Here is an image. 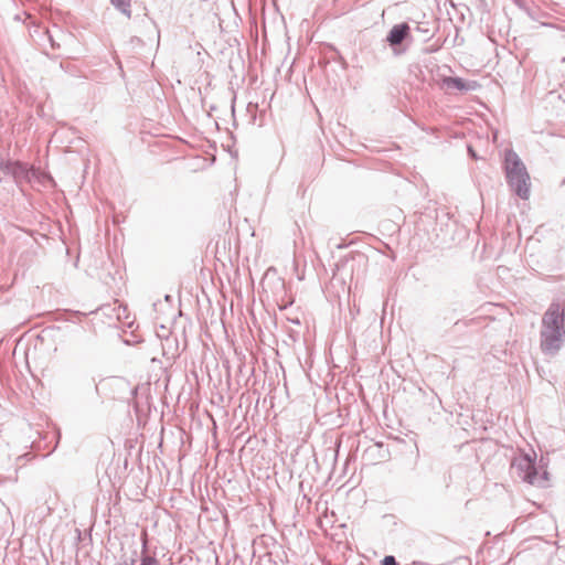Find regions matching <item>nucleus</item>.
I'll list each match as a JSON object with an SVG mask.
<instances>
[{"mask_svg":"<svg viewBox=\"0 0 565 565\" xmlns=\"http://www.w3.org/2000/svg\"><path fill=\"white\" fill-rule=\"evenodd\" d=\"M565 342V306L552 301L542 316L540 349L548 356L556 355Z\"/></svg>","mask_w":565,"mask_h":565,"instance_id":"nucleus-1","label":"nucleus"},{"mask_svg":"<svg viewBox=\"0 0 565 565\" xmlns=\"http://www.w3.org/2000/svg\"><path fill=\"white\" fill-rule=\"evenodd\" d=\"M547 463L544 458L541 457L540 461H536V454L532 450V454L521 451V454L512 460V468L516 470L518 477L531 484L539 488H547L550 481V473L546 469Z\"/></svg>","mask_w":565,"mask_h":565,"instance_id":"nucleus-2","label":"nucleus"},{"mask_svg":"<svg viewBox=\"0 0 565 565\" xmlns=\"http://www.w3.org/2000/svg\"><path fill=\"white\" fill-rule=\"evenodd\" d=\"M504 172L511 191L521 200H527L531 193L530 174L520 157L513 150L505 152Z\"/></svg>","mask_w":565,"mask_h":565,"instance_id":"nucleus-3","label":"nucleus"},{"mask_svg":"<svg viewBox=\"0 0 565 565\" xmlns=\"http://www.w3.org/2000/svg\"><path fill=\"white\" fill-rule=\"evenodd\" d=\"M395 57L404 55L413 43L412 29L408 22L394 24L383 40Z\"/></svg>","mask_w":565,"mask_h":565,"instance_id":"nucleus-4","label":"nucleus"},{"mask_svg":"<svg viewBox=\"0 0 565 565\" xmlns=\"http://www.w3.org/2000/svg\"><path fill=\"white\" fill-rule=\"evenodd\" d=\"M0 171L12 175L17 182L30 179V168L20 161L0 160Z\"/></svg>","mask_w":565,"mask_h":565,"instance_id":"nucleus-5","label":"nucleus"},{"mask_svg":"<svg viewBox=\"0 0 565 565\" xmlns=\"http://www.w3.org/2000/svg\"><path fill=\"white\" fill-rule=\"evenodd\" d=\"M443 85L447 88L460 92H472L480 87V84L477 81H467L459 76H445L443 78Z\"/></svg>","mask_w":565,"mask_h":565,"instance_id":"nucleus-6","label":"nucleus"},{"mask_svg":"<svg viewBox=\"0 0 565 565\" xmlns=\"http://www.w3.org/2000/svg\"><path fill=\"white\" fill-rule=\"evenodd\" d=\"M515 6L522 10L529 18L536 20L539 15V8L529 0H518Z\"/></svg>","mask_w":565,"mask_h":565,"instance_id":"nucleus-7","label":"nucleus"},{"mask_svg":"<svg viewBox=\"0 0 565 565\" xmlns=\"http://www.w3.org/2000/svg\"><path fill=\"white\" fill-rule=\"evenodd\" d=\"M138 559L140 561L139 565H159L157 557L149 554L146 541L142 543V551L140 556L138 555Z\"/></svg>","mask_w":565,"mask_h":565,"instance_id":"nucleus-8","label":"nucleus"},{"mask_svg":"<svg viewBox=\"0 0 565 565\" xmlns=\"http://www.w3.org/2000/svg\"><path fill=\"white\" fill-rule=\"evenodd\" d=\"M110 3L122 14L130 18L131 10H130V0H110Z\"/></svg>","mask_w":565,"mask_h":565,"instance_id":"nucleus-9","label":"nucleus"},{"mask_svg":"<svg viewBox=\"0 0 565 565\" xmlns=\"http://www.w3.org/2000/svg\"><path fill=\"white\" fill-rule=\"evenodd\" d=\"M476 9L481 17L490 13V4L488 3V0H477Z\"/></svg>","mask_w":565,"mask_h":565,"instance_id":"nucleus-10","label":"nucleus"},{"mask_svg":"<svg viewBox=\"0 0 565 565\" xmlns=\"http://www.w3.org/2000/svg\"><path fill=\"white\" fill-rule=\"evenodd\" d=\"M138 561V552L135 550L129 557H125L121 562L115 565H135Z\"/></svg>","mask_w":565,"mask_h":565,"instance_id":"nucleus-11","label":"nucleus"},{"mask_svg":"<svg viewBox=\"0 0 565 565\" xmlns=\"http://www.w3.org/2000/svg\"><path fill=\"white\" fill-rule=\"evenodd\" d=\"M381 565H401L394 555H385L381 559Z\"/></svg>","mask_w":565,"mask_h":565,"instance_id":"nucleus-12","label":"nucleus"},{"mask_svg":"<svg viewBox=\"0 0 565 565\" xmlns=\"http://www.w3.org/2000/svg\"><path fill=\"white\" fill-rule=\"evenodd\" d=\"M416 30L420 33H424L427 39H430L434 35V32L426 28L423 23H418Z\"/></svg>","mask_w":565,"mask_h":565,"instance_id":"nucleus-13","label":"nucleus"},{"mask_svg":"<svg viewBox=\"0 0 565 565\" xmlns=\"http://www.w3.org/2000/svg\"><path fill=\"white\" fill-rule=\"evenodd\" d=\"M467 151H468V156H469L471 159H473V160H478V158H479V157H478V154H477V152H476V150L473 149V147H472V146L468 145V146H467Z\"/></svg>","mask_w":565,"mask_h":565,"instance_id":"nucleus-14","label":"nucleus"},{"mask_svg":"<svg viewBox=\"0 0 565 565\" xmlns=\"http://www.w3.org/2000/svg\"><path fill=\"white\" fill-rule=\"evenodd\" d=\"M49 40H50L52 49L60 47V44L55 42V40L53 39V36L51 34H49Z\"/></svg>","mask_w":565,"mask_h":565,"instance_id":"nucleus-15","label":"nucleus"},{"mask_svg":"<svg viewBox=\"0 0 565 565\" xmlns=\"http://www.w3.org/2000/svg\"><path fill=\"white\" fill-rule=\"evenodd\" d=\"M333 50H334V53L337 54L338 58L342 61L343 58H342V56L340 55L339 51H337L335 49H333Z\"/></svg>","mask_w":565,"mask_h":565,"instance_id":"nucleus-16","label":"nucleus"},{"mask_svg":"<svg viewBox=\"0 0 565 565\" xmlns=\"http://www.w3.org/2000/svg\"><path fill=\"white\" fill-rule=\"evenodd\" d=\"M124 342H125V344H128V345H130V344L132 343V342H131V341H129V340H125Z\"/></svg>","mask_w":565,"mask_h":565,"instance_id":"nucleus-17","label":"nucleus"},{"mask_svg":"<svg viewBox=\"0 0 565 565\" xmlns=\"http://www.w3.org/2000/svg\"><path fill=\"white\" fill-rule=\"evenodd\" d=\"M164 298H166V300H170L171 296L166 295V297H164Z\"/></svg>","mask_w":565,"mask_h":565,"instance_id":"nucleus-18","label":"nucleus"},{"mask_svg":"<svg viewBox=\"0 0 565 565\" xmlns=\"http://www.w3.org/2000/svg\"><path fill=\"white\" fill-rule=\"evenodd\" d=\"M94 387H95V391L97 392L98 391L97 384H94Z\"/></svg>","mask_w":565,"mask_h":565,"instance_id":"nucleus-19","label":"nucleus"},{"mask_svg":"<svg viewBox=\"0 0 565 565\" xmlns=\"http://www.w3.org/2000/svg\"><path fill=\"white\" fill-rule=\"evenodd\" d=\"M512 1H513V3L515 4V2H516L518 0H512Z\"/></svg>","mask_w":565,"mask_h":565,"instance_id":"nucleus-20","label":"nucleus"},{"mask_svg":"<svg viewBox=\"0 0 565 565\" xmlns=\"http://www.w3.org/2000/svg\"><path fill=\"white\" fill-rule=\"evenodd\" d=\"M562 184H565V179L563 180Z\"/></svg>","mask_w":565,"mask_h":565,"instance_id":"nucleus-21","label":"nucleus"},{"mask_svg":"<svg viewBox=\"0 0 565 565\" xmlns=\"http://www.w3.org/2000/svg\"><path fill=\"white\" fill-rule=\"evenodd\" d=\"M563 61H565V57L563 58Z\"/></svg>","mask_w":565,"mask_h":565,"instance_id":"nucleus-22","label":"nucleus"}]
</instances>
